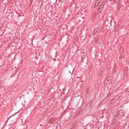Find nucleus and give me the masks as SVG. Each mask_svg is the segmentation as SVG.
I'll return each instance as SVG.
<instances>
[{
	"label": "nucleus",
	"instance_id": "1",
	"mask_svg": "<svg viewBox=\"0 0 129 129\" xmlns=\"http://www.w3.org/2000/svg\"><path fill=\"white\" fill-rule=\"evenodd\" d=\"M119 115L121 116H123V112L122 111H120L119 112Z\"/></svg>",
	"mask_w": 129,
	"mask_h": 129
},
{
	"label": "nucleus",
	"instance_id": "2",
	"mask_svg": "<svg viewBox=\"0 0 129 129\" xmlns=\"http://www.w3.org/2000/svg\"><path fill=\"white\" fill-rule=\"evenodd\" d=\"M99 9H98V12H99V13H100L101 12L102 10L99 7Z\"/></svg>",
	"mask_w": 129,
	"mask_h": 129
}]
</instances>
